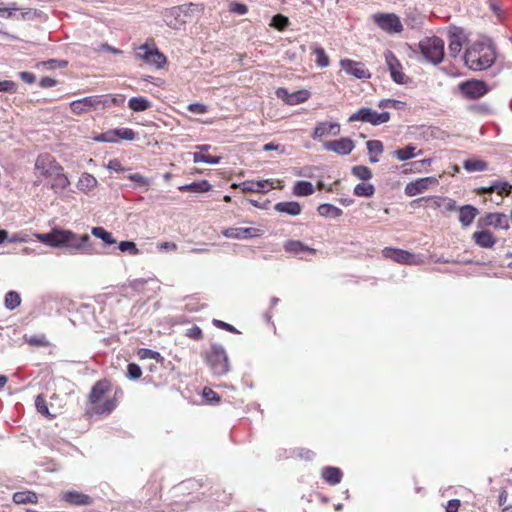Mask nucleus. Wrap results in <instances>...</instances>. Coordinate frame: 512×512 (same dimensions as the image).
I'll use <instances>...</instances> for the list:
<instances>
[{
    "label": "nucleus",
    "instance_id": "nucleus-59",
    "mask_svg": "<svg viewBox=\"0 0 512 512\" xmlns=\"http://www.w3.org/2000/svg\"><path fill=\"white\" fill-rule=\"evenodd\" d=\"M188 111L195 114H204L207 112V107L202 103H191L187 107Z\"/></svg>",
    "mask_w": 512,
    "mask_h": 512
},
{
    "label": "nucleus",
    "instance_id": "nucleus-61",
    "mask_svg": "<svg viewBox=\"0 0 512 512\" xmlns=\"http://www.w3.org/2000/svg\"><path fill=\"white\" fill-rule=\"evenodd\" d=\"M404 105L403 102L401 101H398V100H393V99H387V100H383L379 103V107L380 108H383V107H392V108H396V109H399L401 108L402 106Z\"/></svg>",
    "mask_w": 512,
    "mask_h": 512
},
{
    "label": "nucleus",
    "instance_id": "nucleus-7",
    "mask_svg": "<svg viewBox=\"0 0 512 512\" xmlns=\"http://www.w3.org/2000/svg\"><path fill=\"white\" fill-rule=\"evenodd\" d=\"M108 98L104 95H93L72 101L70 109L74 114H83L98 109L100 106L106 107Z\"/></svg>",
    "mask_w": 512,
    "mask_h": 512
},
{
    "label": "nucleus",
    "instance_id": "nucleus-5",
    "mask_svg": "<svg viewBox=\"0 0 512 512\" xmlns=\"http://www.w3.org/2000/svg\"><path fill=\"white\" fill-rule=\"evenodd\" d=\"M135 57L156 69L163 68L167 63V57L159 51L154 39H147L144 44L137 47Z\"/></svg>",
    "mask_w": 512,
    "mask_h": 512
},
{
    "label": "nucleus",
    "instance_id": "nucleus-12",
    "mask_svg": "<svg viewBox=\"0 0 512 512\" xmlns=\"http://www.w3.org/2000/svg\"><path fill=\"white\" fill-rule=\"evenodd\" d=\"M207 361L217 375L226 374L229 370L228 358L222 349H213L209 353Z\"/></svg>",
    "mask_w": 512,
    "mask_h": 512
},
{
    "label": "nucleus",
    "instance_id": "nucleus-40",
    "mask_svg": "<svg viewBox=\"0 0 512 512\" xmlns=\"http://www.w3.org/2000/svg\"><path fill=\"white\" fill-rule=\"evenodd\" d=\"M463 166L468 172L484 171L487 169V163L477 159L465 160Z\"/></svg>",
    "mask_w": 512,
    "mask_h": 512
},
{
    "label": "nucleus",
    "instance_id": "nucleus-3",
    "mask_svg": "<svg viewBox=\"0 0 512 512\" xmlns=\"http://www.w3.org/2000/svg\"><path fill=\"white\" fill-rule=\"evenodd\" d=\"M39 239L53 247H66L71 252H84L88 250L90 237L88 234L77 235L68 230H53L42 234Z\"/></svg>",
    "mask_w": 512,
    "mask_h": 512
},
{
    "label": "nucleus",
    "instance_id": "nucleus-30",
    "mask_svg": "<svg viewBox=\"0 0 512 512\" xmlns=\"http://www.w3.org/2000/svg\"><path fill=\"white\" fill-rule=\"evenodd\" d=\"M211 188L212 186L207 180H201L198 182L182 185L178 189L181 192L205 193L210 191Z\"/></svg>",
    "mask_w": 512,
    "mask_h": 512
},
{
    "label": "nucleus",
    "instance_id": "nucleus-38",
    "mask_svg": "<svg viewBox=\"0 0 512 512\" xmlns=\"http://www.w3.org/2000/svg\"><path fill=\"white\" fill-rule=\"evenodd\" d=\"M353 192L358 197H371L375 193V187L370 183L362 182L354 187Z\"/></svg>",
    "mask_w": 512,
    "mask_h": 512
},
{
    "label": "nucleus",
    "instance_id": "nucleus-48",
    "mask_svg": "<svg viewBox=\"0 0 512 512\" xmlns=\"http://www.w3.org/2000/svg\"><path fill=\"white\" fill-rule=\"evenodd\" d=\"M308 98V93L306 91H297L295 93L289 94V97L286 98V103L289 105H296L301 102H304Z\"/></svg>",
    "mask_w": 512,
    "mask_h": 512
},
{
    "label": "nucleus",
    "instance_id": "nucleus-50",
    "mask_svg": "<svg viewBox=\"0 0 512 512\" xmlns=\"http://www.w3.org/2000/svg\"><path fill=\"white\" fill-rule=\"evenodd\" d=\"M127 377L132 380H137L142 375L140 366L136 363H129L127 366Z\"/></svg>",
    "mask_w": 512,
    "mask_h": 512
},
{
    "label": "nucleus",
    "instance_id": "nucleus-57",
    "mask_svg": "<svg viewBox=\"0 0 512 512\" xmlns=\"http://www.w3.org/2000/svg\"><path fill=\"white\" fill-rule=\"evenodd\" d=\"M17 91V84L11 80L0 81V92L15 93Z\"/></svg>",
    "mask_w": 512,
    "mask_h": 512
},
{
    "label": "nucleus",
    "instance_id": "nucleus-58",
    "mask_svg": "<svg viewBox=\"0 0 512 512\" xmlns=\"http://www.w3.org/2000/svg\"><path fill=\"white\" fill-rule=\"evenodd\" d=\"M186 336L194 340H201L203 338V332L199 326L194 325L187 329Z\"/></svg>",
    "mask_w": 512,
    "mask_h": 512
},
{
    "label": "nucleus",
    "instance_id": "nucleus-37",
    "mask_svg": "<svg viewBox=\"0 0 512 512\" xmlns=\"http://www.w3.org/2000/svg\"><path fill=\"white\" fill-rule=\"evenodd\" d=\"M24 340L27 344L33 347H48L51 345L50 341L44 334L24 336Z\"/></svg>",
    "mask_w": 512,
    "mask_h": 512
},
{
    "label": "nucleus",
    "instance_id": "nucleus-55",
    "mask_svg": "<svg viewBox=\"0 0 512 512\" xmlns=\"http://www.w3.org/2000/svg\"><path fill=\"white\" fill-rule=\"evenodd\" d=\"M119 249L122 252L128 251L132 255H136L139 252L136 244L134 242H132V241H122V242H120Z\"/></svg>",
    "mask_w": 512,
    "mask_h": 512
},
{
    "label": "nucleus",
    "instance_id": "nucleus-6",
    "mask_svg": "<svg viewBox=\"0 0 512 512\" xmlns=\"http://www.w3.org/2000/svg\"><path fill=\"white\" fill-rule=\"evenodd\" d=\"M419 46L421 53L427 60L434 64L442 62L444 58V41L441 38L437 36L426 38L420 42Z\"/></svg>",
    "mask_w": 512,
    "mask_h": 512
},
{
    "label": "nucleus",
    "instance_id": "nucleus-10",
    "mask_svg": "<svg viewBox=\"0 0 512 512\" xmlns=\"http://www.w3.org/2000/svg\"><path fill=\"white\" fill-rule=\"evenodd\" d=\"M439 180L434 176L419 178L415 181L409 182L405 186V194L409 197L421 194L431 188L438 186Z\"/></svg>",
    "mask_w": 512,
    "mask_h": 512
},
{
    "label": "nucleus",
    "instance_id": "nucleus-60",
    "mask_svg": "<svg viewBox=\"0 0 512 512\" xmlns=\"http://www.w3.org/2000/svg\"><path fill=\"white\" fill-rule=\"evenodd\" d=\"M107 168L115 172H124L126 170L119 159H111L107 164Z\"/></svg>",
    "mask_w": 512,
    "mask_h": 512
},
{
    "label": "nucleus",
    "instance_id": "nucleus-27",
    "mask_svg": "<svg viewBox=\"0 0 512 512\" xmlns=\"http://www.w3.org/2000/svg\"><path fill=\"white\" fill-rule=\"evenodd\" d=\"M274 209L279 213H285L290 216H297L302 211L301 205L296 201L278 202L274 205Z\"/></svg>",
    "mask_w": 512,
    "mask_h": 512
},
{
    "label": "nucleus",
    "instance_id": "nucleus-51",
    "mask_svg": "<svg viewBox=\"0 0 512 512\" xmlns=\"http://www.w3.org/2000/svg\"><path fill=\"white\" fill-rule=\"evenodd\" d=\"M367 150L370 154H381L384 150L383 143L379 140H369L366 143Z\"/></svg>",
    "mask_w": 512,
    "mask_h": 512
},
{
    "label": "nucleus",
    "instance_id": "nucleus-23",
    "mask_svg": "<svg viewBox=\"0 0 512 512\" xmlns=\"http://www.w3.org/2000/svg\"><path fill=\"white\" fill-rule=\"evenodd\" d=\"M62 499L75 506H88L93 503V499L79 491H67L63 493Z\"/></svg>",
    "mask_w": 512,
    "mask_h": 512
},
{
    "label": "nucleus",
    "instance_id": "nucleus-42",
    "mask_svg": "<svg viewBox=\"0 0 512 512\" xmlns=\"http://www.w3.org/2000/svg\"><path fill=\"white\" fill-rule=\"evenodd\" d=\"M290 24L288 17L282 14H276L272 17L270 26L278 31H284Z\"/></svg>",
    "mask_w": 512,
    "mask_h": 512
},
{
    "label": "nucleus",
    "instance_id": "nucleus-36",
    "mask_svg": "<svg viewBox=\"0 0 512 512\" xmlns=\"http://www.w3.org/2000/svg\"><path fill=\"white\" fill-rule=\"evenodd\" d=\"M314 191L313 184L309 181H297L293 186V194L295 196H310Z\"/></svg>",
    "mask_w": 512,
    "mask_h": 512
},
{
    "label": "nucleus",
    "instance_id": "nucleus-26",
    "mask_svg": "<svg viewBox=\"0 0 512 512\" xmlns=\"http://www.w3.org/2000/svg\"><path fill=\"white\" fill-rule=\"evenodd\" d=\"M478 209L472 205H464L459 208V221L463 227L470 226L476 216L478 215Z\"/></svg>",
    "mask_w": 512,
    "mask_h": 512
},
{
    "label": "nucleus",
    "instance_id": "nucleus-46",
    "mask_svg": "<svg viewBox=\"0 0 512 512\" xmlns=\"http://www.w3.org/2000/svg\"><path fill=\"white\" fill-rule=\"evenodd\" d=\"M92 234L95 237L102 239L106 244H114L116 242L112 234L102 227H94L92 229Z\"/></svg>",
    "mask_w": 512,
    "mask_h": 512
},
{
    "label": "nucleus",
    "instance_id": "nucleus-54",
    "mask_svg": "<svg viewBox=\"0 0 512 512\" xmlns=\"http://www.w3.org/2000/svg\"><path fill=\"white\" fill-rule=\"evenodd\" d=\"M421 201L430 202L431 207L439 208V207L443 206V201H445V198H441V197H422V198H418V199L414 200L413 203H418V202H421Z\"/></svg>",
    "mask_w": 512,
    "mask_h": 512
},
{
    "label": "nucleus",
    "instance_id": "nucleus-18",
    "mask_svg": "<svg viewBox=\"0 0 512 512\" xmlns=\"http://www.w3.org/2000/svg\"><path fill=\"white\" fill-rule=\"evenodd\" d=\"M462 94L468 99H477L487 93L488 89L483 81L470 80L463 82L459 86Z\"/></svg>",
    "mask_w": 512,
    "mask_h": 512
},
{
    "label": "nucleus",
    "instance_id": "nucleus-33",
    "mask_svg": "<svg viewBox=\"0 0 512 512\" xmlns=\"http://www.w3.org/2000/svg\"><path fill=\"white\" fill-rule=\"evenodd\" d=\"M68 62L66 60L49 59L47 61L37 62L35 68L38 70H55L67 67Z\"/></svg>",
    "mask_w": 512,
    "mask_h": 512
},
{
    "label": "nucleus",
    "instance_id": "nucleus-15",
    "mask_svg": "<svg viewBox=\"0 0 512 512\" xmlns=\"http://www.w3.org/2000/svg\"><path fill=\"white\" fill-rule=\"evenodd\" d=\"M323 148L326 151L334 152L338 155H348L355 148V143L351 138L343 137L337 140L325 141Z\"/></svg>",
    "mask_w": 512,
    "mask_h": 512
},
{
    "label": "nucleus",
    "instance_id": "nucleus-9",
    "mask_svg": "<svg viewBox=\"0 0 512 512\" xmlns=\"http://www.w3.org/2000/svg\"><path fill=\"white\" fill-rule=\"evenodd\" d=\"M372 19L380 29L387 33H400L403 30L400 18L394 13H375Z\"/></svg>",
    "mask_w": 512,
    "mask_h": 512
},
{
    "label": "nucleus",
    "instance_id": "nucleus-45",
    "mask_svg": "<svg viewBox=\"0 0 512 512\" xmlns=\"http://www.w3.org/2000/svg\"><path fill=\"white\" fill-rule=\"evenodd\" d=\"M352 174L360 180L367 181L372 178V171L364 165H357L352 168Z\"/></svg>",
    "mask_w": 512,
    "mask_h": 512
},
{
    "label": "nucleus",
    "instance_id": "nucleus-52",
    "mask_svg": "<svg viewBox=\"0 0 512 512\" xmlns=\"http://www.w3.org/2000/svg\"><path fill=\"white\" fill-rule=\"evenodd\" d=\"M229 11L238 15H244L248 12V7L243 3L232 1L229 3Z\"/></svg>",
    "mask_w": 512,
    "mask_h": 512
},
{
    "label": "nucleus",
    "instance_id": "nucleus-49",
    "mask_svg": "<svg viewBox=\"0 0 512 512\" xmlns=\"http://www.w3.org/2000/svg\"><path fill=\"white\" fill-rule=\"evenodd\" d=\"M202 397L204 398L206 403L213 404V403H219L220 402V396L215 391H213L211 388H209V387H205L203 389Z\"/></svg>",
    "mask_w": 512,
    "mask_h": 512
},
{
    "label": "nucleus",
    "instance_id": "nucleus-13",
    "mask_svg": "<svg viewBox=\"0 0 512 512\" xmlns=\"http://www.w3.org/2000/svg\"><path fill=\"white\" fill-rule=\"evenodd\" d=\"M232 188H240L243 192L265 193L274 189V181L271 179L265 180H247L242 183H233Z\"/></svg>",
    "mask_w": 512,
    "mask_h": 512
},
{
    "label": "nucleus",
    "instance_id": "nucleus-8",
    "mask_svg": "<svg viewBox=\"0 0 512 512\" xmlns=\"http://www.w3.org/2000/svg\"><path fill=\"white\" fill-rule=\"evenodd\" d=\"M390 120V114L388 112L378 113L370 108L362 107L355 113L350 115L349 122H365L370 123L374 126L387 123Z\"/></svg>",
    "mask_w": 512,
    "mask_h": 512
},
{
    "label": "nucleus",
    "instance_id": "nucleus-11",
    "mask_svg": "<svg viewBox=\"0 0 512 512\" xmlns=\"http://www.w3.org/2000/svg\"><path fill=\"white\" fill-rule=\"evenodd\" d=\"M448 50L451 56L456 57L460 51L464 43L467 41L466 34L464 29L457 26H452L448 30Z\"/></svg>",
    "mask_w": 512,
    "mask_h": 512
},
{
    "label": "nucleus",
    "instance_id": "nucleus-43",
    "mask_svg": "<svg viewBox=\"0 0 512 512\" xmlns=\"http://www.w3.org/2000/svg\"><path fill=\"white\" fill-rule=\"evenodd\" d=\"M137 356L140 360L154 359L157 362H162L164 360L159 352L147 348H140L137 351Z\"/></svg>",
    "mask_w": 512,
    "mask_h": 512
},
{
    "label": "nucleus",
    "instance_id": "nucleus-44",
    "mask_svg": "<svg viewBox=\"0 0 512 512\" xmlns=\"http://www.w3.org/2000/svg\"><path fill=\"white\" fill-rule=\"evenodd\" d=\"M21 304V297L16 291H9L5 296V306L9 310L17 308Z\"/></svg>",
    "mask_w": 512,
    "mask_h": 512
},
{
    "label": "nucleus",
    "instance_id": "nucleus-53",
    "mask_svg": "<svg viewBox=\"0 0 512 512\" xmlns=\"http://www.w3.org/2000/svg\"><path fill=\"white\" fill-rule=\"evenodd\" d=\"M35 405L39 413H41L42 415H49V409L44 396L38 395L35 400Z\"/></svg>",
    "mask_w": 512,
    "mask_h": 512
},
{
    "label": "nucleus",
    "instance_id": "nucleus-4",
    "mask_svg": "<svg viewBox=\"0 0 512 512\" xmlns=\"http://www.w3.org/2000/svg\"><path fill=\"white\" fill-rule=\"evenodd\" d=\"M495 59V49L490 42L486 41L472 43L464 54L465 64L474 71H482L491 67Z\"/></svg>",
    "mask_w": 512,
    "mask_h": 512
},
{
    "label": "nucleus",
    "instance_id": "nucleus-22",
    "mask_svg": "<svg viewBox=\"0 0 512 512\" xmlns=\"http://www.w3.org/2000/svg\"><path fill=\"white\" fill-rule=\"evenodd\" d=\"M472 239L481 248L490 249L496 244L495 236L490 231L485 230V228L475 231L472 234Z\"/></svg>",
    "mask_w": 512,
    "mask_h": 512
},
{
    "label": "nucleus",
    "instance_id": "nucleus-28",
    "mask_svg": "<svg viewBox=\"0 0 512 512\" xmlns=\"http://www.w3.org/2000/svg\"><path fill=\"white\" fill-rule=\"evenodd\" d=\"M97 185V179L90 173L81 174L77 182V188L85 194L94 190L97 187Z\"/></svg>",
    "mask_w": 512,
    "mask_h": 512
},
{
    "label": "nucleus",
    "instance_id": "nucleus-16",
    "mask_svg": "<svg viewBox=\"0 0 512 512\" xmlns=\"http://www.w3.org/2000/svg\"><path fill=\"white\" fill-rule=\"evenodd\" d=\"M382 255H383V257L391 259L394 262L399 263V264H404V265L417 264L415 255L406 250L385 247L382 250Z\"/></svg>",
    "mask_w": 512,
    "mask_h": 512
},
{
    "label": "nucleus",
    "instance_id": "nucleus-41",
    "mask_svg": "<svg viewBox=\"0 0 512 512\" xmlns=\"http://www.w3.org/2000/svg\"><path fill=\"white\" fill-rule=\"evenodd\" d=\"M511 189L512 186L507 182H497L493 186L485 189L484 192L491 194L496 191L499 195L508 196L511 193Z\"/></svg>",
    "mask_w": 512,
    "mask_h": 512
},
{
    "label": "nucleus",
    "instance_id": "nucleus-29",
    "mask_svg": "<svg viewBox=\"0 0 512 512\" xmlns=\"http://www.w3.org/2000/svg\"><path fill=\"white\" fill-rule=\"evenodd\" d=\"M284 250L293 254H300L303 252H308L310 254H315L316 250L305 245L303 242L299 240H288L284 244Z\"/></svg>",
    "mask_w": 512,
    "mask_h": 512
},
{
    "label": "nucleus",
    "instance_id": "nucleus-32",
    "mask_svg": "<svg viewBox=\"0 0 512 512\" xmlns=\"http://www.w3.org/2000/svg\"><path fill=\"white\" fill-rule=\"evenodd\" d=\"M317 212L320 216L324 218L333 219L338 218L343 214V211L340 208L328 203L319 205L317 208Z\"/></svg>",
    "mask_w": 512,
    "mask_h": 512
},
{
    "label": "nucleus",
    "instance_id": "nucleus-1",
    "mask_svg": "<svg viewBox=\"0 0 512 512\" xmlns=\"http://www.w3.org/2000/svg\"><path fill=\"white\" fill-rule=\"evenodd\" d=\"M34 172L38 182L48 181L49 189L55 194L66 190L71 182L64 172V167L50 153H40L34 164Z\"/></svg>",
    "mask_w": 512,
    "mask_h": 512
},
{
    "label": "nucleus",
    "instance_id": "nucleus-64",
    "mask_svg": "<svg viewBox=\"0 0 512 512\" xmlns=\"http://www.w3.org/2000/svg\"><path fill=\"white\" fill-rule=\"evenodd\" d=\"M19 77L21 78L22 81H24L25 83H28V84H33L36 81L35 75L33 73L26 72V71L20 72Z\"/></svg>",
    "mask_w": 512,
    "mask_h": 512
},
{
    "label": "nucleus",
    "instance_id": "nucleus-21",
    "mask_svg": "<svg viewBox=\"0 0 512 512\" xmlns=\"http://www.w3.org/2000/svg\"><path fill=\"white\" fill-rule=\"evenodd\" d=\"M340 133V124L337 122L322 121L318 122L315 126L311 137L313 139H319L325 136H337Z\"/></svg>",
    "mask_w": 512,
    "mask_h": 512
},
{
    "label": "nucleus",
    "instance_id": "nucleus-2",
    "mask_svg": "<svg viewBox=\"0 0 512 512\" xmlns=\"http://www.w3.org/2000/svg\"><path fill=\"white\" fill-rule=\"evenodd\" d=\"M111 390V382L107 379L97 381L88 396L91 411L98 415H109L118 405V400L123 395L121 388H116L113 396H107Z\"/></svg>",
    "mask_w": 512,
    "mask_h": 512
},
{
    "label": "nucleus",
    "instance_id": "nucleus-39",
    "mask_svg": "<svg viewBox=\"0 0 512 512\" xmlns=\"http://www.w3.org/2000/svg\"><path fill=\"white\" fill-rule=\"evenodd\" d=\"M313 54L315 55V62L316 65L320 68H325L329 66L330 60L327 56L325 50L322 47H314L313 48Z\"/></svg>",
    "mask_w": 512,
    "mask_h": 512
},
{
    "label": "nucleus",
    "instance_id": "nucleus-20",
    "mask_svg": "<svg viewBox=\"0 0 512 512\" xmlns=\"http://www.w3.org/2000/svg\"><path fill=\"white\" fill-rule=\"evenodd\" d=\"M385 60L392 79L398 84H404L406 82V75L401 71L402 65L396 56L391 51H388L385 54Z\"/></svg>",
    "mask_w": 512,
    "mask_h": 512
},
{
    "label": "nucleus",
    "instance_id": "nucleus-47",
    "mask_svg": "<svg viewBox=\"0 0 512 512\" xmlns=\"http://www.w3.org/2000/svg\"><path fill=\"white\" fill-rule=\"evenodd\" d=\"M220 160H221V157L211 156V155H207V154L201 153V152H195L193 154L194 163L204 162V163H208V164H218L220 162Z\"/></svg>",
    "mask_w": 512,
    "mask_h": 512
},
{
    "label": "nucleus",
    "instance_id": "nucleus-24",
    "mask_svg": "<svg viewBox=\"0 0 512 512\" xmlns=\"http://www.w3.org/2000/svg\"><path fill=\"white\" fill-rule=\"evenodd\" d=\"M224 235L229 238L247 239L259 236V229L256 228H228Z\"/></svg>",
    "mask_w": 512,
    "mask_h": 512
},
{
    "label": "nucleus",
    "instance_id": "nucleus-31",
    "mask_svg": "<svg viewBox=\"0 0 512 512\" xmlns=\"http://www.w3.org/2000/svg\"><path fill=\"white\" fill-rule=\"evenodd\" d=\"M13 502L16 504H36L38 502V495L33 491H18L13 494Z\"/></svg>",
    "mask_w": 512,
    "mask_h": 512
},
{
    "label": "nucleus",
    "instance_id": "nucleus-56",
    "mask_svg": "<svg viewBox=\"0 0 512 512\" xmlns=\"http://www.w3.org/2000/svg\"><path fill=\"white\" fill-rule=\"evenodd\" d=\"M128 179L131 180L132 182H135L137 184V186H140V187H146L148 188L149 186V181L148 179H146L143 175H141L140 173H133V174H130L128 176Z\"/></svg>",
    "mask_w": 512,
    "mask_h": 512
},
{
    "label": "nucleus",
    "instance_id": "nucleus-25",
    "mask_svg": "<svg viewBox=\"0 0 512 512\" xmlns=\"http://www.w3.org/2000/svg\"><path fill=\"white\" fill-rule=\"evenodd\" d=\"M321 476L326 483L335 486L341 482L343 473L337 467L327 466L322 469Z\"/></svg>",
    "mask_w": 512,
    "mask_h": 512
},
{
    "label": "nucleus",
    "instance_id": "nucleus-63",
    "mask_svg": "<svg viewBox=\"0 0 512 512\" xmlns=\"http://www.w3.org/2000/svg\"><path fill=\"white\" fill-rule=\"evenodd\" d=\"M57 83V80L51 77H42L39 81V85L42 88L54 87L55 85H57Z\"/></svg>",
    "mask_w": 512,
    "mask_h": 512
},
{
    "label": "nucleus",
    "instance_id": "nucleus-17",
    "mask_svg": "<svg viewBox=\"0 0 512 512\" xmlns=\"http://www.w3.org/2000/svg\"><path fill=\"white\" fill-rule=\"evenodd\" d=\"M340 66L347 74H350L357 79L363 80L371 77V73L361 62L346 58L340 60Z\"/></svg>",
    "mask_w": 512,
    "mask_h": 512
},
{
    "label": "nucleus",
    "instance_id": "nucleus-35",
    "mask_svg": "<svg viewBox=\"0 0 512 512\" xmlns=\"http://www.w3.org/2000/svg\"><path fill=\"white\" fill-rule=\"evenodd\" d=\"M128 107L134 112H143L151 107V102L143 96L132 97L128 101Z\"/></svg>",
    "mask_w": 512,
    "mask_h": 512
},
{
    "label": "nucleus",
    "instance_id": "nucleus-19",
    "mask_svg": "<svg viewBox=\"0 0 512 512\" xmlns=\"http://www.w3.org/2000/svg\"><path fill=\"white\" fill-rule=\"evenodd\" d=\"M136 137V133L131 128H117L114 130L107 131L102 133L100 137L97 138L99 141L104 142H116L118 139L132 141Z\"/></svg>",
    "mask_w": 512,
    "mask_h": 512
},
{
    "label": "nucleus",
    "instance_id": "nucleus-62",
    "mask_svg": "<svg viewBox=\"0 0 512 512\" xmlns=\"http://www.w3.org/2000/svg\"><path fill=\"white\" fill-rule=\"evenodd\" d=\"M460 506H461V502L459 499H452V500L448 501L445 511L446 512H458Z\"/></svg>",
    "mask_w": 512,
    "mask_h": 512
},
{
    "label": "nucleus",
    "instance_id": "nucleus-34",
    "mask_svg": "<svg viewBox=\"0 0 512 512\" xmlns=\"http://www.w3.org/2000/svg\"><path fill=\"white\" fill-rule=\"evenodd\" d=\"M421 154H422V150H419L418 152H416V147L411 144H409L403 148L397 149L394 152L395 157L400 161H406V160H409V159H411L417 155H421Z\"/></svg>",
    "mask_w": 512,
    "mask_h": 512
},
{
    "label": "nucleus",
    "instance_id": "nucleus-14",
    "mask_svg": "<svg viewBox=\"0 0 512 512\" xmlns=\"http://www.w3.org/2000/svg\"><path fill=\"white\" fill-rule=\"evenodd\" d=\"M493 226L494 228L509 229V221L503 213H487L477 221V227L480 229Z\"/></svg>",
    "mask_w": 512,
    "mask_h": 512
}]
</instances>
